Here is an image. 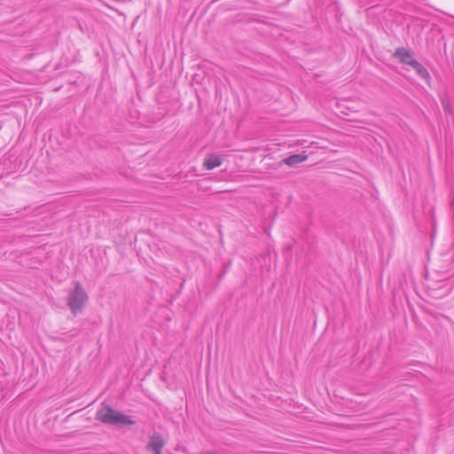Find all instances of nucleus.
Instances as JSON below:
<instances>
[{
    "label": "nucleus",
    "instance_id": "nucleus-4",
    "mask_svg": "<svg viewBox=\"0 0 454 454\" xmlns=\"http://www.w3.org/2000/svg\"><path fill=\"white\" fill-rule=\"evenodd\" d=\"M393 57L398 59L403 64L411 66V63L416 59L412 58V52L403 47L397 48L393 54Z\"/></svg>",
    "mask_w": 454,
    "mask_h": 454
},
{
    "label": "nucleus",
    "instance_id": "nucleus-3",
    "mask_svg": "<svg viewBox=\"0 0 454 454\" xmlns=\"http://www.w3.org/2000/svg\"><path fill=\"white\" fill-rule=\"evenodd\" d=\"M165 445V442L162 438V436L159 434L154 432L149 439L148 444H147V450H152L153 454H161V450Z\"/></svg>",
    "mask_w": 454,
    "mask_h": 454
},
{
    "label": "nucleus",
    "instance_id": "nucleus-6",
    "mask_svg": "<svg viewBox=\"0 0 454 454\" xmlns=\"http://www.w3.org/2000/svg\"><path fill=\"white\" fill-rule=\"evenodd\" d=\"M307 158L308 156L306 154H293L283 160L282 162L289 167H294L299 163L305 161Z\"/></svg>",
    "mask_w": 454,
    "mask_h": 454
},
{
    "label": "nucleus",
    "instance_id": "nucleus-2",
    "mask_svg": "<svg viewBox=\"0 0 454 454\" xmlns=\"http://www.w3.org/2000/svg\"><path fill=\"white\" fill-rule=\"evenodd\" d=\"M88 301V294L79 281L74 282V288L69 292L67 306L71 312L76 316L81 312Z\"/></svg>",
    "mask_w": 454,
    "mask_h": 454
},
{
    "label": "nucleus",
    "instance_id": "nucleus-7",
    "mask_svg": "<svg viewBox=\"0 0 454 454\" xmlns=\"http://www.w3.org/2000/svg\"><path fill=\"white\" fill-rule=\"evenodd\" d=\"M414 70L416 71V73L418 74V75H419L421 78L428 81L430 79V74L427 71V69L422 65L420 64L418 60H415L413 61V63H411V66Z\"/></svg>",
    "mask_w": 454,
    "mask_h": 454
},
{
    "label": "nucleus",
    "instance_id": "nucleus-1",
    "mask_svg": "<svg viewBox=\"0 0 454 454\" xmlns=\"http://www.w3.org/2000/svg\"><path fill=\"white\" fill-rule=\"evenodd\" d=\"M96 419L104 424L121 427L136 424V421L130 416L114 410L110 405H105L102 409L98 410L96 413Z\"/></svg>",
    "mask_w": 454,
    "mask_h": 454
},
{
    "label": "nucleus",
    "instance_id": "nucleus-5",
    "mask_svg": "<svg viewBox=\"0 0 454 454\" xmlns=\"http://www.w3.org/2000/svg\"><path fill=\"white\" fill-rule=\"evenodd\" d=\"M222 164V158L219 155L211 154L204 161L203 166L211 170Z\"/></svg>",
    "mask_w": 454,
    "mask_h": 454
}]
</instances>
